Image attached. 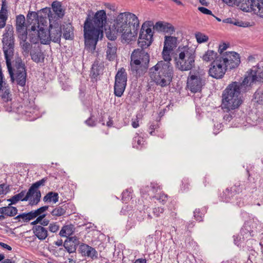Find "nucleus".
Listing matches in <instances>:
<instances>
[{
  "mask_svg": "<svg viewBox=\"0 0 263 263\" xmlns=\"http://www.w3.org/2000/svg\"><path fill=\"white\" fill-rule=\"evenodd\" d=\"M139 27V20L135 14L129 12L120 13L106 31V36L109 40L114 41L118 35H120L123 41L129 42L137 34Z\"/></svg>",
  "mask_w": 263,
  "mask_h": 263,
  "instance_id": "f257e3e1",
  "label": "nucleus"
},
{
  "mask_svg": "<svg viewBox=\"0 0 263 263\" xmlns=\"http://www.w3.org/2000/svg\"><path fill=\"white\" fill-rule=\"evenodd\" d=\"M107 23V16L105 10L98 11L93 17L88 14L84 24V36L86 47L93 50L99 39L103 36V29Z\"/></svg>",
  "mask_w": 263,
  "mask_h": 263,
  "instance_id": "f03ea898",
  "label": "nucleus"
},
{
  "mask_svg": "<svg viewBox=\"0 0 263 263\" xmlns=\"http://www.w3.org/2000/svg\"><path fill=\"white\" fill-rule=\"evenodd\" d=\"M172 51L166 47H163L162 55L164 61L158 62L149 70L151 79L161 87L168 85L172 80L173 67L170 63L172 60L171 53Z\"/></svg>",
  "mask_w": 263,
  "mask_h": 263,
  "instance_id": "7ed1b4c3",
  "label": "nucleus"
},
{
  "mask_svg": "<svg viewBox=\"0 0 263 263\" xmlns=\"http://www.w3.org/2000/svg\"><path fill=\"white\" fill-rule=\"evenodd\" d=\"M3 51L6 64L12 82L14 80V74L26 72L25 64L22 62L21 58L17 57L14 61V71L11 66V60L13 59L14 53V37L11 32H7L3 35Z\"/></svg>",
  "mask_w": 263,
  "mask_h": 263,
  "instance_id": "20e7f679",
  "label": "nucleus"
},
{
  "mask_svg": "<svg viewBox=\"0 0 263 263\" xmlns=\"http://www.w3.org/2000/svg\"><path fill=\"white\" fill-rule=\"evenodd\" d=\"M27 22L31 26V33H29L31 42L36 44L40 41L43 44L50 43V35L49 30L47 31L44 28L47 25L46 18L39 16L38 14L34 11H29L27 15Z\"/></svg>",
  "mask_w": 263,
  "mask_h": 263,
  "instance_id": "39448f33",
  "label": "nucleus"
},
{
  "mask_svg": "<svg viewBox=\"0 0 263 263\" xmlns=\"http://www.w3.org/2000/svg\"><path fill=\"white\" fill-rule=\"evenodd\" d=\"M239 82H233L223 90L222 95L221 108L228 112L238 108L242 104Z\"/></svg>",
  "mask_w": 263,
  "mask_h": 263,
  "instance_id": "423d86ee",
  "label": "nucleus"
},
{
  "mask_svg": "<svg viewBox=\"0 0 263 263\" xmlns=\"http://www.w3.org/2000/svg\"><path fill=\"white\" fill-rule=\"evenodd\" d=\"M149 55L144 50L135 49L130 55V69L133 74L141 76L148 67Z\"/></svg>",
  "mask_w": 263,
  "mask_h": 263,
  "instance_id": "0eeeda50",
  "label": "nucleus"
},
{
  "mask_svg": "<svg viewBox=\"0 0 263 263\" xmlns=\"http://www.w3.org/2000/svg\"><path fill=\"white\" fill-rule=\"evenodd\" d=\"M175 58L176 67L181 71L191 70L195 65V50L188 46L179 47Z\"/></svg>",
  "mask_w": 263,
  "mask_h": 263,
  "instance_id": "6e6552de",
  "label": "nucleus"
},
{
  "mask_svg": "<svg viewBox=\"0 0 263 263\" xmlns=\"http://www.w3.org/2000/svg\"><path fill=\"white\" fill-rule=\"evenodd\" d=\"M205 78L199 72H190L187 80V87L192 92H200L205 85Z\"/></svg>",
  "mask_w": 263,
  "mask_h": 263,
  "instance_id": "1a4fd4ad",
  "label": "nucleus"
},
{
  "mask_svg": "<svg viewBox=\"0 0 263 263\" xmlns=\"http://www.w3.org/2000/svg\"><path fill=\"white\" fill-rule=\"evenodd\" d=\"M218 57L220 59L227 70L236 68L240 63L239 54L234 51L226 52Z\"/></svg>",
  "mask_w": 263,
  "mask_h": 263,
  "instance_id": "9d476101",
  "label": "nucleus"
},
{
  "mask_svg": "<svg viewBox=\"0 0 263 263\" xmlns=\"http://www.w3.org/2000/svg\"><path fill=\"white\" fill-rule=\"evenodd\" d=\"M227 69L218 57L211 64L209 70V75L215 79H221L226 72Z\"/></svg>",
  "mask_w": 263,
  "mask_h": 263,
  "instance_id": "9b49d317",
  "label": "nucleus"
},
{
  "mask_svg": "<svg viewBox=\"0 0 263 263\" xmlns=\"http://www.w3.org/2000/svg\"><path fill=\"white\" fill-rule=\"evenodd\" d=\"M260 73L258 69L257 70H251V71L246 76L241 83L239 82V87L240 88V92H246L251 89L254 83L260 80L257 76Z\"/></svg>",
  "mask_w": 263,
  "mask_h": 263,
  "instance_id": "f8f14e48",
  "label": "nucleus"
},
{
  "mask_svg": "<svg viewBox=\"0 0 263 263\" xmlns=\"http://www.w3.org/2000/svg\"><path fill=\"white\" fill-rule=\"evenodd\" d=\"M15 26L16 31L18 33V36L20 39H27V34L31 33V29H28V26H32L29 24L26 23L25 17L24 15L20 14L16 16L15 20Z\"/></svg>",
  "mask_w": 263,
  "mask_h": 263,
  "instance_id": "ddd939ff",
  "label": "nucleus"
},
{
  "mask_svg": "<svg viewBox=\"0 0 263 263\" xmlns=\"http://www.w3.org/2000/svg\"><path fill=\"white\" fill-rule=\"evenodd\" d=\"M47 180V178H43L41 180L34 183L29 189V193H31L34 196V198L31 200V205H36L40 201L41 193L38 188L41 186H44Z\"/></svg>",
  "mask_w": 263,
  "mask_h": 263,
  "instance_id": "4468645a",
  "label": "nucleus"
},
{
  "mask_svg": "<svg viewBox=\"0 0 263 263\" xmlns=\"http://www.w3.org/2000/svg\"><path fill=\"white\" fill-rule=\"evenodd\" d=\"M50 42L59 43L62 36L61 26L58 23L50 24L49 29Z\"/></svg>",
  "mask_w": 263,
  "mask_h": 263,
  "instance_id": "2eb2a0df",
  "label": "nucleus"
},
{
  "mask_svg": "<svg viewBox=\"0 0 263 263\" xmlns=\"http://www.w3.org/2000/svg\"><path fill=\"white\" fill-rule=\"evenodd\" d=\"M34 198V196L31 193H29V190L26 192V190L22 191L20 193L13 196L11 198L7 200L8 201L11 202V204H15L18 201H29L31 205V201Z\"/></svg>",
  "mask_w": 263,
  "mask_h": 263,
  "instance_id": "dca6fc26",
  "label": "nucleus"
},
{
  "mask_svg": "<svg viewBox=\"0 0 263 263\" xmlns=\"http://www.w3.org/2000/svg\"><path fill=\"white\" fill-rule=\"evenodd\" d=\"M250 3L251 10L250 12H253L259 17L263 18V0H252Z\"/></svg>",
  "mask_w": 263,
  "mask_h": 263,
  "instance_id": "f3484780",
  "label": "nucleus"
},
{
  "mask_svg": "<svg viewBox=\"0 0 263 263\" xmlns=\"http://www.w3.org/2000/svg\"><path fill=\"white\" fill-rule=\"evenodd\" d=\"M80 250L82 255L90 257L92 258L97 257L98 253L96 250L86 244L81 245L80 246Z\"/></svg>",
  "mask_w": 263,
  "mask_h": 263,
  "instance_id": "a211bd4d",
  "label": "nucleus"
},
{
  "mask_svg": "<svg viewBox=\"0 0 263 263\" xmlns=\"http://www.w3.org/2000/svg\"><path fill=\"white\" fill-rule=\"evenodd\" d=\"M11 202L7 206L0 208V214H3L4 216L13 217L17 213V209L14 206H12Z\"/></svg>",
  "mask_w": 263,
  "mask_h": 263,
  "instance_id": "6ab92c4d",
  "label": "nucleus"
},
{
  "mask_svg": "<svg viewBox=\"0 0 263 263\" xmlns=\"http://www.w3.org/2000/svg\"><path fill=\"white\" fill-rule=\"evenodd\" d=\"M232 6H237L241 10L245 12H249L251 10L250 6L252 0H232Z\"/></svg>",
  "mask_w": 263,
  "mask_h": 263,
  "instance_id": "aec40b11",
  "label": "nucleus"
},
{
  "mask_svg": "<svg viewBox=\"0 0 263 263\" xmlns=\"http://www.w3.org/2000/svg\"><path fill=\"white\" fill-rule=\"evenodd\" d=\"M34 235L41 240H45L48 236L47 230L42 226H35L33 228Z\"/></svg>",
  "mask_w": 263,
  "mask_h": 263,
  "instance_id": "412c9836",
  "label": "nucleus"
},
{
  "mask_svg": "<svg viewBox=\"0 0 263 263\" xmlns=\"http://www.w3.org/2000/svg\"><path fill=\"white\" fill-rule=\"evenodd\" d=\"M106 57L109 61L114 60L116 56L117 47L115 42L108 43L106 48Z\"/></svg>",
  "mask_w": 263,
  "mask_h": 263,
  "instance_id": "4be33fe9",
  "label": "nucleus"
},
{
  "mask_svg": "<svg viewBox=\"0 0 263 263\" xmlns=\"http://www.w3.org/2000/svg\"><path fill=\"white\" fill-rule=\"evenodd\" d=\"M177 39L172 36H165L164 42V47L171 50H174L177 46Z\"/></svg>",
  "mask_w": 263,
  "mask_h": 263,
  "instance_id": "5701e85b",
  "label": "nucleus"
},
{
  "mask_svg": "<svg viewBox=\"0 0 263 263\" xmlns=\"http://www.w3.org/2000/svg\"><path fill=\"white\" fill-rule=\"evenodd\" d=\"M152 43V40H151V36H148V38L143 36V34H140L138 39V46L142 48V49L147 48Z\"/></svg>",
  "mask_w": 263,
  "mask_h": 263,
  "instance_id": "b1692460",
  "label": "nucleus"
},
{
  "mask_svg": "<svg viewBox=\"0 0 263 263\" xmlns=\"http://www.w3.org/2000/svg\"><path fill=\"white\" fill-rule=\"evenodd\" d=\"M52 8L58 17L62 18L64 16L65 11L62 8V6L60 2L58 1L53 2L52 4Z\"/></svg>",
  "mask_w": 263,
  "mask_h": 263,
  "instance_id": "393cba45",
  "label": "nucleus"
},
{
  "mask_svg": "<svg viewBox=\"0 0 263 263\" xmlns=\"http://www.w3.org/2000/svg\"><path fill=\"white\" fill-rule=\"evenodd\" d=\"M126 86V83L115 81L114 85V93L115 96L118 97H121L125 90Z\"/></svg>",
  "mask_w": 263,
  "mask_h": 263,
  "instance_id": "a878e982",
  "label": "nucleus"
},
{
  "mask_svg": "<svg viewBox=\"0 0 263 263\" xmlns=\"http://www.w3.org/2000/svg\"><path fill=\"white\" fill-rule=\"evenodd\" d=\"M127 79V73L125 69L124 68H120L115 76V81L126 83Z\"/></svg>",
  "mask_w": 263,
  "mask_h": 263,
  "instance_id": "bb28decb",
  "label": "nucleus"
},
{
  "mask_svg": "<svg viewBox=\"0 0 263 263\" xmlns=\"http://www.w3.org/2000/svg\"><path fill=\"white\" fill-rule=\"evenodd\" d=\"M2 92L1 97L2 99L5 102L10 101L12 100V95L11 94L10 90L8 84L5 86V87L2 88L0 90Z\"/></svg>",
  "mask_w": 263,
  "mask_h": 263,
  "instance_id": "cd10ccee",
  "label": "nucleus"
},
{
  "mask_svg": "<svg viewBox=\"0 0 263 263\" xmlns=\"http://www.w3.org/2000/svg\"><path fill=\"white\" fill-rule=\"evenodd\" d=\"M63 30V36L66 40H70L73 38V28L70 24H66L64 25Z\"/></svg>",
  "mask_w": 263,
  "mask_h": 263,
  "instance_id": "c85d7f7f",
  "label": "nucleus"
},
{
  "mask_svg": "<svg viewBox=\"0 0 263 263\" xmlns=\"http://www.w3.org/2000/svg\"><path fill=\"white\" fill-rule=\"evenodd\" d=\"M20 45L22 49V52L25 56H28L32 48V45L26 41L27 39H20Z\"/></svg>",
  "mask_w": 263,
  "mask_h": 263,
  "instance_id": "c756f323",
  "label": "nucleus"
},
{
  "mask_svg": "<svg viewBox=\"0 0 263 263\" xmlns=\"http://www.w3.org/2000/svg\"><path fill=\"white\" fill-rule=\"evenodd\" d=\"M59 195L57 193L50 192L47 193L43 198V200L45 202H52L55 203L58 201Z\"/></svg>",
  "mask_w": 263,
  "mask_h": 263,
  "instance_id": "7c9ffc66",
  "label": "nucleus"
},
{
  "mask_svg": "<svg viewBox=\"0 0 263 263\" xmlns=\"http://www.w3.org/2000/svg\"><path fill=\"white\" fill-rule=\"evenodd\" d=\"M217 53L216 52L212 50H208L205 52L202 55V60L205 62H210L212 60H214L218 57L217 56Z\"/></svg>",
  "mask_w": 263,
  "mask_h": 263,
  "instance_id": "2f4dec72",
  "label": "nucleus"
},
{
  "mask_svg": "<svg viewBox=\"0 0 263 263\" xmlns=\"http://www.w3.org/2000/svg\"><path fill=\"white\" fill-rule=\"evenodd\" d=\"M73 232V226L66 225L62 227L59 234L61 237H66L67 238V237L71 235Z\"/></svg>",
  "mask_w": 263,
  "mask_h": 263,
  "instance_id": "473e14b6",
  "label": "nucleus"
},
{
  "mask_svg": "<svg viewBox=\"0 0 263 263\" xmlns=\"http://www.w3.org/2000/svg\"><path fill=\"white\" fill-rule=\"evenodd\" d=\"M32 60L38 63L43 61L44 59L43 53L40 50L34 51L30 53Z\"/></svg>",
  "mask_w": 263,
  "mask_h": 263,
  "instance_id": "72a5a7b5",
  "label": "nucleus"
},
{
  "mask_svg": "<svg viewBox=\"0 0 263 263\" xmlns=\"http://www.w3.org/2000/svg\"><path fill=\"white\" fill-rule=\"evenodd\" d=\"M22 219L24 222H28L31 219L35 218L33 214V211H31L27 213H23L16 216L14 219L17 220L18 219Z\"/></svg>",
  "mask_w": 263,
  "mask_h": 263,
  "instance_id": "f704fd0d",
  "label": "nucleus"
},
{
  "mask_svg": "<svg viewBox=\"0 0 263 263\" xmlns=\"http://www.w3.org/2000/svg\"><path fill=\"white\" fill-rule=\"evenodd\" d=\"M15 80L17 81V84L21 86H24L26 84L27 73H20L14 74Z\"/></svg>",
  "mask_w": 263,
  "mask_h": 263,
  "instance_id": "c9c22d12",
  "label": "nucleus"
},
{
  "mask_svg": "<svg viewBox=\"0 0 263 263\" xmlns=\"http://www.w3.org/2000/svg\"><path fill=\"white\" fill-rule=\"evenodd\" d=\"M195 36L197 43L199 44L205 43L209 41V36L200 32H196Z\"/></svg>",
  "mask_w": 263,
  "mask_h": 263,
  "instance_id": "e433bc0d",
  "label": "nucleus"
},
{
  "mask_svg": "<svg viewBox=\"0 0 263 263\" xmlns=\"http://www.w3.org/2000/svg\"><path fill=\"white\" fill-rule=\"evenodd\" d=\"M66 210V208L63 206H58L53 209L51 213L53 216H60L65 214Z\"/></svg>",
  "mask_w": 263,
  "mask_h": 263,
  "instance_id": "4c0bfd02",
  "label": "nucleus"
},
{
  "mask_svg": "<svg viewBox=\"0 0 263 263\" xmlns=\"http://www.w3.org/2000/svg\"><path fill=\"white\" fill-rule=\"evenodd\" d=\"M63 246L69 253H74L76 251L77 246L72 243H70L68 241H65Z\"/></svg>",
  "mask_w": 263,
  "mask_h": 263,
  "instance_id": "58836bf2",
  "label": "nucleus"
},
{
  "mask_svg": "<svg viewBox=\"0 0 263 263\" xmlns=\"http://www.w3.org/2000/svg\"><path fill=\"white\" fill-rule=\"evenodd\" d=\"M101 67L98 65V64L94 63L91 68V74H92L93 78L97 77L99 74L100 72V70Z\"/></svg>",
  "mask_w": 263,
  "mask_h": 263,
  "instance_id": "ea45409f",
  "label": "nucleus"
},
{
  "mask_svg": "<svg viewBox=\"0 0 263 263\" xmlns=\"http://www.w3.org/2000/svg\"><path fill=\"white\" fill-rule=\"evenodd\" d=\"M237 187L236 186H234V187L232 188L231 190L229 189H227L224 192V194H226V196H227L225 198V200L226 202L229 201V199H230V197H232L233 195L232 194V192H235V194L238 193L239 191H237L236 190V188Z\"/></svg>",
  "mask_w": 263,
  "mask_h": 263,
  "instance_id": "a19ab883",
  "label": "nucleus"
},
{
  "mask_svg": "<svg viewBox=\"0 0 263 263\" xmlns=\"http://www.w3.org/2000/svg\"><path fill=\"white\" fill-rule=\"evenodd\" d=\"M143 27L144 26H142L140 34H143V36L147 38H148V36H150L151 40H152L153 34L152 29L150 28H147L144 30Z\"/></svg>",
  "mask_w": 263,
  "mask_h": 263,
  "instance_id": "79ce46f5",
  "label": "nucleus"
},
{
  "mask_svg": "<svg viewBox=\"0 0 263 263\" xmlns=\"http://www.w3.org/2000/svg\"><path fill=\"white\" fill-rule=\"evenodd\" d=\"M169 34H172L175 32V28L173 25L169 23H165L163 31Z\"/></svg>",
  "mask_w": 263,
  "mask_h": 263,
  "instance_id": "37998d69",
  "label": "nucleus"
},
{
  "mask_svg": "<svg viewBox=\"0 0 263 263\" xmlns=\"http://www.w3.org/2000/svg\"><path fill=\"white\" fill-rule=\"evenodd\" d=\"M7 17V14H5L3 12H0V28H3L5 26Z\"/></svg>",
  "mask_w": 263,
  "mask_h": 263,
  "instance_id": "c03bdc74",
  "label": "nucleus"
},
{
  "mask_svg": "<svg viewBox=\"0 0 263 263\" xmlns=\"http://www.w3.org/2000/svg\"><path fill=\"white\" fill-rule=\"evenodd\" d=\"M48 208V206H42L40 208H39L38 209H37L36 210L34 211H33V214L35 217H36L37 216H38L39 215H42L45 211H46Z\"/></svg>",
  "mask_w": 263,
  "mask_h": 263,
  "instance_id": "a18cd8bd",
  "label": "nucleus"
},
{
  "mask_svg": "<svg viewBox=\"0 0 263 263\" xmlns=\"http://www.w3.org/2000/svg\"><path fill=\"white\" fill-rule=\"evenodd\" d=\"M165 23L161 22H158L154 26L153 28L158 31H163V28H164Z\"/></svg>",
  "mask_w": 263,
  "mask_h": 263,
  "instance_id": "49530a36",
  "label": "nucleus"
},
{
  "mask_svg": "<svg viewBox=\"0 0 263 263\" xmlns=\"http://www.w3.org/2000/svg\"><path fill=\"white\" fill-rule=\"evenodd\" d=\"M65 241H68L70 243H72V244L76 245L77 246L79 244V239L76 236L67 237Z\"/></svg>",
  "mask_w": 263,
  "mask_h": 263,
  "instance_id": "de8ad7c7",
  "label": "nucleus"
},
{
  "mask_svg": "<svg viewBox=\"0 0 263 263\" xmlns=\"http://www.w3.org/2000/svg\"><path fill=\"white\" fill-rule=\"evenodd\" d=\"M8 84L5 80L2 69L0 68V90Z\"/></svg>",
  "mask_w": 263,
  "mask_h": 263,
  "instance_id": "09e8293b",
  "label": "nucleus"
},
{
  "mask_svg": "<svg viewBox=\"0 0 263 263\" xmlns=\"http://www.w3.org/2000/svg\"><path fill=\"white\" fill-rule=\"evenodd\" d=\"M59 229V226L56 223H51L49 227V230L52 233L57 232Z\"/></svg>",
  "mask_w": 263,
  "mask_h": 263,
  "instance_id": "8fccbe9b",
  "label": "nucleus"
},
{
  "mask_svg": "<svg viewBox=\"0 0 263 263\" xmlns=\"http://www.w3.org/2000/svg\"><path fill=\"white\" fill-rule=\"evenodd\" d=\"M163 212L164 209L162 208L158 207L153 209V213L156 216V217L160 216L161 214L163 213Z\"/></svg>",
  "mask_w": 263,
  "mask_h": 263,
  "instance_id": "3c124183",
  "label": "nucleus"
},
{
  "mask_svg": "<svg viewBox=\"0 0 263 263\" xmlns=\"http://www.w3.org/2000/svg\"><path fill=\"white\" fill-rule=\"evenodd\" d=\"M157 199L158 200L160 203L164 204L167 201V196L164 194H161L159 197L157 198Z\"/></svg>",
  "mask_w": 263,
  "mask_h": 263,
  "instance_id": "603ef678",
  "label": "nucleus"
},
{
  "mask_svg": "<svg viewBox=\"0 0 263 263\" xmlns=\"http://www.w3.org/2000/svg\"><path fill=\"white\" fill-rule=\"evenodd\" d=\"M198 10L203 14L212 15V11L205 7H198Z\"/></svg>",
  "mask_w": 263,
  "mask_h": 263,
  "instance_id": "864d4df0",
  "label": "nucleus"
},
{
  "mask_svg": "<svg viewBox=\"0 0 263 263\" xmlns=\"http://www.w3.org/2000/svg\"><path fill=\"white\" fill-rule=\"evenodd\" d=\"M233 24H234L236 26H237L243 27H247L248 25L247 22L245 23V22H243L242 21H234Z\"/></svg>",
  "mask_w": 263,
  "mask_h": 263,
  "instance_id": "5fc2aeb1",
  "label": "nucleus"
},
{
  "mask_svg": "<svg viewBox=\"0 0 263 263\" xmlns=\"http://www.w3.org/2000/svg\"><path fill=\"white\" fill-rule=\"evenodd\" d=\"M8 186L5 184H0V195L2 194H6L8 191L6 190Z\"/></svg>",
  "mask_w": 263,
  "mask_h": 263,
  "instance_id": "6e6d98bb",
  "label": "nucleus"
},
{
  "mask_svg": "<svg viewBox=\"0 0 263 263\" xmlns=\"http://www.w3.org/2000/svg\"><path fill=\"white\" fill-rule=\"evenodd\" d=\"M135 140L137 141V144L139 145H142L144 142L143 138L138 135L135 137Z\"/></svg>",
  "mask_w": 263,
  "mask_h": 263,
  "instance_id": "4d7b16f0",
  "label": "nucleus"
},
{
  "mask_svg": "<svg viewBox=\"0 0 263 263\" xmlns=\"http://www.w3.org/2000/svg\"><path fill=\"white\" fill-rule=\"evenodd\" d=\"M228 46L227 44L226 43H223L221 45H220L219 46V49H218V51L220 52V55L222 54L221 53L225 50L227 49V48H228Z\"/></svg>",
  "mask_w": 263,
  "mask_h": 263,
  "instance_id": "13d9d810",
  "label": "nucleus"
},
{
  "mask_svg": "<svg viewBox=\"0 0 263 263\" xmlns=\"http://www.w3.org/2000/svg\"><path fill=\"white\" fill-rule=\"evenodd\" d=\"M230 111L227 112V113L223 116V119L226 121H230L232 119V115L230 113Z\"/></svg>",
  "mask_w": 263,
  "mask_h": 263,
  "instance_id": "bf43d9fd",
  "label": "nucleus"
},
{
  "mask_svg": "<svg viewBox=\"0 0 263 263\" xmlns=\"http://www.w3.org/2000/svg\"><path fill=\"white\" fill-rule=\"evenodd\" d=\"M0 12H3L4 13L5 12V14H7V7H6L5 2H3L2 8H1Z\"/></svg>",
  "mask_w": 263,
  "mask_h": 263,
  "instance_id": "052dcab7",
  "label": "nucleus"
},
{
  "mask_svg": "<svg viewBox=\"0 0 263 263\" xmlns=\"http://www.w3.org/2000/svg\"><path fill=\"white\" fill-rule=\"evenodd\" d=\"M0 246H1L2 247H3L4 249H7L9 251H11L12 250V248L10 246L8 245L4 242H1Z\"/></svg>",
  "mask_w": 263,
  "mask_h": 263,
  "instance_id": "680f3d73",
  "label": "nucleus"
},
{
  "mask_svg": "<svg viewBox=\"0 0 263 263\" xmlns=\"http://www.w3.org/2000/svg\"><path fill=\"white\" fill-rule=\"evenodd\" d=\"M46 215L45 214H43L41 215H39L38 216H37V218L36 219V220H37V221L39 222V223H41V221H42L43 219L44 218V217H45Z\"/></svg>",
  "mask_w": 263,
  "mask_h": 263,
  "instance_id": "e2e57ef3",
  "label": "nucleus"
},
{
  "mask_svg": "<svg viewBox=\"0 0 263 263\" xmlns=\"http://www.w3.org/2000/svg\"><path fill=\"white\" fill-rule=\"evenodd\" d=\"M86 123L89 126H93L95 125V122L92 121L91 119H89L88 120H86Z\"/></svg>",
  "mask_w": 263,
  "mask_h": 263,
  "instance_id": "0e129e2a",
  "label": "nucleus"
},
{
  "mask_svg": "<svg viewBox=\"0 0 263 263\" xmlns=\"http://www.w3.org/2000/svg\"><path fill=\"white\" fill-rule=\"evenodd\" d=\"M49 223V220L47 219H43L42 221H41V222L40 223V224L42 225V226H47Z\"/></svg>",
  "mask_w": 263,
  "mask_h": 263,
  "instance_id": "69168bd1",
  "label": "nucleus"
},
{
  "mask_svg": "<svg viewBox=\"0 0 263 263\" xmlns=\"http://www.w3.org/2000/svg\"><path fill=\"white\" fill-rule=\"evenodd\" d=\"M138 121H133L132 123V126L134 128H137L139 126Z\"/></svg>",
  "mask_w": 263,
  "mask_h": 263,
  "instance_id": "338daca9",
  "label": "nucleus"
},
{
  "mask_svg": "<svg viewBox=\"0 0 263 263\" xmlns=\"http://www.w3.org/2000/svg\"><path fill=\"white\" fill-rule=\"evenodd\" d=\"M146 261L145 259H138L136 260L134 263H146Z\"/></svg>",
  "mask_w": 263,
  "mask_h": 263,
  "instance_id": "774afa93",
  "label": "nucleus"
}]
</instances>
